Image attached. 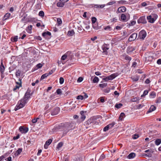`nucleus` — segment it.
I'll return each instance as SVG.
<instances>
[{
	"mask_svg": "<svg viewBox=\"0 0 161 161\" xmlns=\"http://www.w3.org/2000/svg\"><path fill=\"white\" fill-rule=\"evenodd\" d=\"M30 97V96L29 95L27 94V93L25 94L24 98L18 102V104L15 108V111H17L24 107L26 103L27 100Z\"/></svg>",
	"mask_w": 161,
	"mask_h": 161,
	"instance_id": "1",
	"label": "nucleus"
},
{
	"mask_svg": "<svg viewBox=\"0 0 161 161\" xmlns=\"http://www.w3.org/2000/svg\"><path fill=\"white\" fill-rule=\"evenodd\" d=\"M75 124L73 122L71 123H66L64 124V131L67 132L69 130L73 129L75 127Z\"/></svg>",
	"mask_w": 161,
	"mask_h": 161,
	"instance_id": "2",
	"label": "nucleus"
},
{
	"mask_svg": "<svg viewBox=\"0 0 161 161\" xmlns=\"http://www.w3.org/2000/svg\"><path fill=\"white\" fill-rule=\"evenodd\" d=\"M118 75L117 73L113 74L109 76H107L106 78H103V80L105 81H107L108 80H112L115 78Z\"/></svg>",
	"mask_w": 161,
	"mask_h": 161,
	"instance_id": "3",
	"label": "nucleus"
},
{
	"mask_svg": "<svg viewBox=\"0 0 161 161\" xmlns=\"http://www.w3.org/2000/svg\"><path fill=\"white\" fill-rule=\"evenodd\" d=\"M146 36V32L145 30H142L139 32L138 38L140 39L143 40Z\"/></svg>",
	"mask_w": 161,
	"mask_h": 161,
	"instance_id": "4",
	"label": "nucleus"
},
{
	"mask_svg": "<svg viewBox=\"0 0 161 161\" xmlns=\"http://www.w3.org/2000/svg\"><path fill=\"white\" fill-rule=\"evenodd\" d=\"M137 22L138 23L146 24L147 23V21L144 16H142L140 17L138 20Z\"/></svg>",
	"mask_w": 161,
	"mask_h": 161,
	"instance_id": "5",
	"label": "nucleus"
},
{
	"mask_svg": "<svg viewBox=\"0 0 161 161\" xmlns=\"http://www.w3.org/2000/svg\"><path fill=\"white\" fill-rule=\"evenodd\" d=\"M137 36V34L136 33H134L131 34L128 40L130 42H131L135 40Z\"/></svg>",
	"mask_w": 161,
	"mask_h": 161,
	"instance_id": "6",
	"label": "nucleus"
},
{
	"mask_svg": "<svg viewBox=\"0 0 161 161\" xmlns=\"http://www.w3.org/2000/svg\"><path fill=\"white\" fill-rule=\"evenodd\" d=\"M19 131L22 133H26L28 131V128H24L23 126H20L19 129Z\"/></svg>",
	"mask_w": 161,
	"mask_h": 161,
	"instance_id": "7",
	"label": "nucleus"
},
{
	"mask_svg": "<svg viewBox=\"0 0 161 161\" xmlns=\"http://www.w3.org/2000/svg\"><path fill=\"white\" fill-rule=\"evenodd\" d=\"M109 45L106 44H104L102 46V48L103 52L105 53L106 54H107V50L109 48Z\"/></svg>",
	"mask_w": 161,
	"mask_h": 161,
	"instance_id": "8",
	"label": "nucleus"
},
{
	"mask_svg": "<svg viewBox=\"0 0 161 161\" xmlns=\"http://www.w3.org/2000/svg\"><path fill=\"white\" fill-rule=\"evenodd\" d=\"M60 110L58 107H57L55 108L51 112V114L52 115H55L57 114Z\"/></svg>",
	"mask_w": 161,
	"mask_h": 161,
	"instance_id": "9",
	"label": "nucleus"
},
{
	"mask_svg": "<svg viewBox=\"0 0 161 161\" xmlns=\"http://www.w3.org/2000/svg\"><path fill=\"white\" fill-rule=\"evenodd\" d=\"M52 141V140L51 139H49L47 141L44 145V147L45 149H47L48 146L51 143Z\"/></svg>",
	"mask_w": 161,
	"mask_h": 161,
	"instance_id": "10",
	"label": "nucleus"
},
{
	"mask_svg": "<svg viewBox=\"0 0 161 161\" xmlns=\"http://www.w3.org/2000/svg\"><path fill=\"white\" fill-rule=\"evenodd\" d=\"M148 54L149 55H147V54H146V59L150 61H151L152 60L153 58V56L151 55L152 53H149Z\"/></svg>",
	"mask_w": 161,
	"mask_h": 161,
	"instance_id": "11",
	"label": "nucleus"
},
{
	"mask_svg": "<svg viewBox=\"0 0 161 161\" xmlns=\"http://www.w3.org/2000/svg\"><path fill=\"white\" fill-rule=\"evenodd\" d=\"M95 122V120L91 118L88 119L85 122V124L86 125H91L92 124H93Z\"/></svg>",
	"mask_w": 161,
	"mask_h": 161,
	"instance_id": "12",
	"label": "nucleus"
},
{
	"mask_svg": "<svg viewBox=\"0 0 161 161\" xmlns=\"http://www.w3.org/2000/svg\"><path fill=\"white\" fill-rule=\"evenodd\" d=\"M126 10V8L124 6L121 7H119L118 9V12L119 13L121 12H125Z\"/></svg>",
	"mask_w": 161,
	"mask_h": 161,
	"instance_id": "13",
	"label": "nucleus"
},
{
	"mask_svg": "<svg viewBox=\"0 0 161 161\" xmlns=\"http://www.w3.org/2000/svg\"><path fill=\"white\" fill-rule=\"evenodd\" d=\"M156 109V107L154 105H152L151 106L148 111H147V113H150L154 110Z\"/></svg>",
	"mask_w": 161,
	"mask_h": 161,
	"instance_id": "14",
	"label": "nucleus"
},
{
	"mask_svg": "<svg viewBox=\"0 0 161 161\" xmlns=\"http://www.w3.org/2000/svg\"><path fill=\"white\" fill-rule=\"evenodd\" d=\"M135 50V48L133 47H129L127 49V52L129 53H131Z\"/></svg>",
	"mask_w": 161,
	"mask_h": 161,
	"instance_id": "15",
	"label": "nucleus"
},
{
	"mask_svg": "<svg viewBox=\"0 0 161 161\" xmlns=\"http://www.w3.org/2000/svg\"><path fill=\"white\" fill-rule=\"evenodd\" d=\"M148 21L151 23H153L154 22V19L153 18L151 15L148 16L147 17Z\"/></svg>",
	"mask_w": 161,
	"mask_h": 161,
	"instance_id": "16",
	"label": "nucleus"
},
{
	"mask_svg": "<svg viewBox=\"0 0 161 161\" xmlns=\"http://www.w3.org/2000/svg\"><path fill=\"white\" fill-rule=\"evenodd\" d=\"M0 71L2 74H3L4 70H5V67L4 66V65L2 61V62L0 66Z\"/></svg>",
	"mask_w": 161,
	"mask_h": 161,
	"instance_id": "17",
	"label": "nucleus"
},
{
	"mask_svg": "<svg viewBox=\"0 0 161 161\" xmlns=\"http://www.w3.org/2000/svg\"><path fill=\"white\" fill-rule=\"evenodd\" d=\"M136 156V154L134 153H131L127 156V158L129 159H131L134 158Z\"/></svg>",
	"mask_w": 161,
	"mask_h": 161,
	"instance_id": "18",
	"label": "nucleus"
},
{
	"mask_svg": "<svg viewBox=\"0 0 161 161\" xmlns=\"http://www.w3.org/2000/svg\"><path fill=\"white\" fill-rule=\"evenodd\" d=\"M84 111H81L80 112V114H81V117H80V119L82 120V121L84 120L85 118H86V116L84 114Z\"/></svg>",
	"mask_w": 161,
	"mask_h": 161,
	"instance_id": "19",
	"label": "nucleus"
},
{
	"mask_svg": "<svg viewBox=\"0 0 161 161\" xmlns=\"http://www.w3.org/2000/svg\"><path fill=\"white\" fill-rule=\"evenodd\" d=\"M32 25H30L26 28V31L28 33L30 34L31 33V30L32 29Z\"/></svg>",
	"mask_w": 161,
	"mask_h": 161,
	"instance_id": "20",
	"label": "nucleus"
},
{
	"mask_svg": "<svg viewBox=\"0 0 161 161\" xmlns=\"http://www.w3.org/2000/svg\"><path fill=\"white\" fill-rule=\"evenodd\" d=\"M10 14L9 13H7L5 14L3 18V20H5L8 19L10 17Z\"/></svg>",
	"mask_w": 161,
	"mask_h": 161,
	"instance_id": "21",
	"label": "nucleus"
},
{
	"mask_svg": "<svg viewBox=\"0 0 161 161\" xmlns=\"http://www.w3.org/2000/svg\"><path fill=\"white\" fill-rule=\"evenodd\" d=\"M22 148H19L18 149L15 153L14 154L15 156H18L20 154L22 151Z\"/></svg>",
	"mask_w": 161,
	"mask_h": 161,
	"instance_id": "22",
	"label": "nucleus"
},
{
	"mask_svg": "<svg viewBox=\"0 0 161 161\" xmlns=\"http://www.w3.org/2000/svg\"><path fill=\"white\" fill-rule=\"evenodd\" d=\"M64 124H61V125H59L56 127V129L61 131L64 130Z\"/></svg>",
	"mask_w": 161,
	"mask_h": 161,
	"instance_id": "23",
	"label": "nucleus"
},
{
	"mask_svg": "<svg viewBox=\"0 0 161 161\" xmlns=\"http://www.w3.org/2000/svg\"><path fill=\"white\" fill-rule=\"evenodd\" d=\"M68 55V53L67 52L64 55H63L61 58V60H64L67 57Z\"/></svg>",
	"mask_w": 161,
	"mask_h": 161,
	"instance_id": "24",
	"label": "nucleus"
},
{
	"mask_svg": "<svg viewBox=\"0 0 161 161\" xmlns=\"http://www.w3.org/2000/svg\"><path fill=\"white\" fill-rule=\"evenodd\" d=\"M75 34V32L73 30H71L68 31L67 34L69 36H72Z\"/></svg>",
	"mask_w": 161,
	"mask_h": 161,
	"instance_id": "25",
	"label": "nucleus"
},
{
	"mask_svg": "<svg viewBox=\"0 0 161 161\" xmlns=\"http://www.w3.org/2000/svg\"><path fill=\"white\" fill-rule=\"evenodd\" d=\"M51 35V33L49 31L44 32L42 34V36L45 37L47 35L50 36Z\"/></svg>",
	"mask_w": 161,
	"mask_h": 161,
	"instance_id": "26",
	"label": "nucleus"
},
{
	"mask_svg": "<svg viewBox=\"0 0 161 161\" xmlns=\"http://www.w3.org/2000/svg\"><path fill=\"white\" fill-rule=\"evenodd\" d=\"M99 86L101 88H103L105 87H106L107 85V84L106 83H103V84H99Z\"/></svg>",
	"mask_w": 161,
	"mask_h": 161,
	"instance_id": "27",
	"label": "nucleus"
},
{
	"mask_svg": "<svg viewBox=\"0 0 161 161\" xmlns=\"http://www.w3.org/2000/svg\"><path fill=\"white\" fill-rule=\"evenodd\" d=\"M92 27L95 30H98L100 29V27L96 24H93Z\"/></svg>",
	"mask_w": 161,
	"mask_h": 161,
	"instance_id": "28",
	"label": "nucleus"
},
{
	"mask_svg": "<svg viewBox=\"0 0 161 161\" xmlns=\"http://www.w3.org/2000/svg\"><path fill=\"white\" fill-rule=\"evenodd\" d=\"M64 3L63 2H58L57 3V6L58 7H62L64 5Z\"/></svg>",
	"mask_w": 161,
	"mask_h": 161,
	"instance_id": "29",
	"label": "nucleus"
},
{
	"mask_svg": "<svg viewBox=\"0 0 161 161\" xmlns=\"http://www.w3.org/2000/svg\"><path fill=\"white\" fill-rule=\"evenodd\" d=\"M48 75H49L48 73H45V74H44L42 76H41V80H43L44 79H45V78H46V77H47Z\"/></svg>",
	"mask_w": 161,
	"mask_h": 161,
	"instance_id": "30",
	"label": "nucleus"
},
{
	"mask_svg": "<svg viewBox=\"0 0 161 161\" xmlns=\"http://www.w3.org/2000/svg\"><path fill=\"white\" fill-rule=\"evenodd\" d=\"M99 81V79L97 76H95L93 79V82L94 83H97Z\"/></svg>",
	"mask_w": 161,
	"mask_h": 161,
	"instance_id": "31",
	"label": "nucleus"
},
{
	"mask_svg": "<svg viewBox=\"0 0 161 161\" xmlns=\"http://www.w3.org/2000/svg\"><path fill=\"white\" fill-rule=\"evenodd\" d=\"M121 19L123 21H125L126 19V16L125 14H122L121 16Z\"/></svg>",
	"mask_w": 161,
	"mask_h": 161,
	"instance_id": "32",
	"label": "nucleus"
},
{
	"mask_svg": "<svg viewBox=\"0 0 161 161\" xmlns=\"http://www.w3.org/2000/svg\"><path fill=\"white\" fill-rule=\"evenodd\" d=\"M161 142V139H158L156 140L155 142V143L156 145H159Z\"/></svg>",
	"mask_w": 161,
	"mask_h": 161,
	"instance_id": "33",
	"label": "nucleus"
},
{
	"mask_svg": "<svg viewBox=\"0 0 161 161\" xmlns=\"http://www.w3.org/2000/svg\"><path fill=\"white\" fill-rule=\"evenodd\" d=\"M104 29L106 31H110L111 30V28L110 26H107L104 28Z\"/></svg>",
	"mask_w": 161,
	"mask_h": 161,
	"instance_id": "34",
	"label": "nucleus"
},
{
	"mask_svg": "<svg viewBox=\"0 0 161 161\" xmlns=\"http://www.w3.org/2000/svg\"><path fill=\"white\" fill-rule=\"evenodd\" d=\"M125 114L123 113H121L119 116V118L121 120H122L124 117L125 116Z\"/></svg>",
	"mask_w": 161,
	"mask_h": 161,
	"instance_id": "35",
	"label": "nucleus"
},
{
	"mask_svg": "<svg viewBox=\"0 0 161 161\" xmlns=\"http://www.w3.org/2000/svg\"><path fill=\"white\" fill-rule=\"evenodd\" d=\"M123 105V104L121 103H119L118 104H117L115 105V107L117 108H120Z\"/></svg>",
	"mask_w": 161,
	"mask_h": 161,
	"instance_id": "36",
	"label": "nucleus"
},
{
	"mask_svg": "<svg viewBox=\"0 0 161 161\" xmlns=\"http://www.w3.org/2000/svg\"><path fill=\"white\" fill-rule=\"evenodd\" d=\"M39 15L42 17H44V13L43 11H41L39 13Z\"/></svg>",
	"mask_w": 161,
	"mask_h": 161,
	"instance_id": "37",
	"label": "nucleus"
},
{
	"mask_svg": "<svg viewBox=\"0 0 161 161\" xmlns=\"http://www.w3.org/2000/svg\"><path fill=\"white\" fill-rule=\"evenodd\" d=\"M151 15L152 16L153 18L154 19V21L158 17L157 15L155 14H152Z\"/></svg>",
	"mask_w": 161,
	"mask_h": 161,
	"instance_id": "38",
	"label": "nucleus"
},
{
	"mask_svg": "<svg viewBox=\"0 0 161 161\" xmlns=\"http://www.w3.org/2000/svg\"><path fill=\"white\" fill-rule=\"evenodd\" d=\"M21 86V85H20V83L19 84V85H16L15 87H14L13 89V90L14 91H15L17 89H19V87L20 86Z\"/></svg>",
	"mask_w": 161,
	"mask_h": 161,
	"instance_id": "39",
	"label": "nucleus"
},
{
	"mask_svg": "<svg viewBox=\"0 0 161 161\" xmlns=\"http://www.w3.org/2000/svg\"><path fill=\"white\" fill-rule=\"evenodd\" d=\"M97 20V19L95 17H93L92 19V21L93 24H95V22H96Z\"/></svg>",
	"mask_w": 161,
	"mask_h": 161,
	"instance_id": "40",
	"label": "nucleus"
},
{
	"mask_svg": "<svg viewBox=\"0 0 161 161\" xmlns=\"http://www.w3.org/2000/svg\"><path fill=\"white\" fill-rule=\"evenodd\" d=\"M63 145V143L62 142H59L58 145L57 146V148L59 149Z\"/></svg>",
	"mask_w": 161,
	"mask_h": 161,
	"instance_id": "41",
	"label": "nucleus"
},
{
	"mask_svg": "<svg viewBox=\"0 0 161 161\" xmlns=\"http://www.w3.org/2000/svg\"><path fill=\"white\" fill-rule=\"evenodd\" d=\"M84 97L83 96L79 95L77 97L76 99L78 100H83V99Z\"/></svg>",
	"mask_w": 161,
	"mask_h": 161,
	"instance_id": "42",
	"label": "nucleus"
},
{
	"mask_svg": "<svg viewBox=\"0 0 161 161\" xmlns=\"http://www.w3.org/2000/svg\"><path fill=\"white\" fill-rule=\"evenodd\" d=\"M161 102V97H158L156 101L157 103H159Z\"/></svg>",
	"mask_w": 161,
	"mask_h": 161,
	"instance_id": "43",
	"label": "nucleus"
},
{
	"mask_svg": "<svg viewBox=\"0 0 161 161\" xmlns=\"http://www.w3.org/2000/svg\"><path fill=\"white\" fill-rule=\"evenodd\" d=\"M64 79L62 77H61L59 79V83L60 84H62L64 82Z\"/></svg>",
	"mask_w": 161,
	"mask_h": 161,
	"instance_id": "44",
	"label": "nucleus"
},
{
	"mask_svg": "<svg viewBox=\"0 0 161 161\" xmlns=\"http://www.w3.org/2000/svg\"><path fill=\"white\" fill-rule=\"evenodd\" d=\"M115 124V123L114 122H113L112 123L108 125H109L108 127L109 128H110L113 127Z\"/></svg>",
	"mask_w": 161,
	"mask_h": 161,
	"instance_id": "45",
	"label": "nucleus"
},
{
	"mask_svg": "<svg viewBox=\"0 0 161 161\" xmlns=\"http://www.w3.org/2000/svg\"><path fill=\"white\" fill-rule=\"evenodd\" d=\"M39 119V117L37 118L36 119L35 118L32 119V122L33 123H36L37 121V120Z\"/></svg>",
	"mask_w": 161,
	"mask_h": 161,
	"instance_id": "46",
	"label": "nucleus"
},
{
	"mask_svg": "<svg viewBox=\"0 0 161 161\" xmlns=\"http://www.w3.org/2000/svg\"><path fill=\"white\" fill-rule=\"evenodd\" d=\"M56 92L58 95H60L62 93V91L60 89H58L56 91Z\"/></svg>",
	"mask_w": 161,
	"mask_h": 161,
	"instance_id": "47",
	"label": "nucleus"
},
{
	"mask_svg": "<svg viewBox=\"0 0 161 161\" xmlns=\"http://www.w3.org/2000/svg\"><path fill=\"white\" fill-rule=\"evenodd\" d=\"M18 39V36H15L13 39H12V41L13 42H16V41H17Z\"/></svg>",
	"mask_w": 161,
	"mask_h": 161,
	"instance_id": "48",
	"label": "nucleus"
},
{
	"mask_svg": "<svg viewBox=\"0 0 161 161\" xmlns=\"http://www.w3.org/2000/svg\"><path fill=\"white\" fill-rule=\"evenodd\" d=\"M108 126L109 125H107L103 128V130L104 131H106L108 130L109 128Z\"/></svg>",
	"mask_w": 161,
	"mask_h": 161,
	"instance_id": "49",
	"label": "nucleus"
},
{
	"mask_svg": "<svg viewBox=\"0 0 161 161\" xmlns=\"http://www.w3.org/2000/svg\"><path fill=\"white\" fill-rule=\"evenodd\" d=\"M132 80L134 81H137L139 79V77H133L132 78Z\"/></svg>",
	"mask_w": 161,
	"mask_h": 161,
	"instance_id": "50",
	"label": "nucleus"
},
{
	"mask_svg": "<svg viewBox=\"0 0 161 161\" xmlns=\"http://www.w3.org/2000/svg\"><path fill=\"white\" fill-rule=\"evenodd\" d=\"M57 22L59 25L61 24L62 21L61 19L60 18H58L57 19Z\"/></svg>",
	"mask_w": 161,
	"mask_h": 161,
	"instance_id": "51",
	"label": "nucleus"
},
{
	"mask_svg": "<svg viewBox=\"0 0 161 161\" xmlns=\"http://www.w3.org/2000/svg\"><path fill=\"white\" fill-rule=\"evenodd\" d=\"M42 65L41 64L39 63L36 65V67L37 68V69H39L41 68L42 67Z\"/></svg>",
	"mask_w": 161,
	"mask_h": 161,
	"instance_id": "52",
	"label": "nucleus"
},
{
	"mask_svg": "<svg viewBox=\"0 0 161 161\" xmlns=\"http://www.w3.org/2000/svg\"><path fill=\"white\" fill-rule=\"evenodd\" d=\"M138 137H139L138 135L136 134L134 135L133 136L132 138L133 139H136Z\"/></svg>",
	"mask_w": 161,
	"mask_h": 161,
	"instance_id": "53",
	"label": "nucleus"
},
{
	"mask_svg": "<svg viewBox=\"0 0 161 161\" xmlns=\"http://www.w3.org/2000/svg\"><path fill=\"white\" fill-rule=\"evenodd\" d=\"M78 32H81L82 31V27L81 26L78 27Z\"/></svg>",
	"mask_w": 161,
	"mask_h": 161,
	"instance_id": "54",
	"label": "nucleus"
},
{
	"mask_svg": "<svg viewBox=\"0 0 161 161\" xmlns=\"http://www.w3.org/2000/svg\"><path fill=\"white\" fill-rule=\"evenodd\" d=\"M20 71L18 70L16 73V76L17 77H18L20 76Z\"/></svg>",
	"mask_w": 161,
	"mask_h": 161,
	"instance_id": "55",
	"label": "nucleus"
},
{
	"mask_svg": "<svg viewBox=\"0 0 161 161\" xmlns=\"http://www.w3.org/2000/svg\"><path fill=\"white\" fill-rule=\"evenodd\" d=\"M138 100V99L136 97H135V98H133L131 99V101L133 102H136Z\"/></svg>",
	"mask_w": 161,
	"mask_h": 161,
	"instance_id": "56",
	"label": "nucleus"
},
{
	"mask_svg": "<svg viewBox=\"0 0 161 161\" xmlns=\"http://www.w3.org/2000/svg\"><path fill=\"white\" fill-rule=\"evenodd\" d=\"M125 58L126 60L129 61L131 59V58L130 57L127 56L125 57Z\"/></svg>",
	"mask_w": 161,
	"mask_h": 161,
	"instance_id": "57",
	"label": "nucleus"
},
{
	"mask_svg": "<svg viewBox=\"0 0 161 161\" xmlns=\"http://www.w3.org/2000/svg\"><path fill=\"white\" fill-rule=\"evenodd\" d=\"M83 80V79L82 77H80L78 78V80H77V81L78 82H81Z\"/></svg>",
	"mask_w": 161,
	"mask_h": 161,
	"instance_id": "58",
	"label": "nucleus"
},
{
	"mask_svg": "<svg viewBox=\"0 0 161 161\" xmlns=\"http://www.w3.org/2000/svg\"><path fill=\"white\" fill-rule=\"evenodd\" d=\"M150 96L151 97H152V98H154L156 96L155 94L153 92L152 93L150 94Z\"/></svg>",
	"mask_w": 161,
	"mask_h": 161,
	"instance_id": "59",
	"label": "nucleus"
},
{
	"mask_svg": "<svg viewBox=\"0 0 161 161\" xmlns=\"http://www.w3.org/2000/svg\"><path fill=\"white\" fill-rule=\"evenodd\" d=\"M144 154L143 155L144 156H147V157H151V154H148V153H147V154Z\"/></svg>",
	"mask_w": 161,
	"mask_h": 161,
	"instance_id": "60",
	"label": "nucleus"
},
{
	"mask_svg": "<svg viewBox=\"0 0 161 161\" xmlns=\"http://www.w3.org/2000/svg\"><path fill=\"white\" fill-rule=\"evenodd\" d=\"M19 135H18L17 136H14L13 138V139L14 140H17L18 139H19Z\"/></svg>",
	"mask_w": 161,
	"mask_h": 161,
	"instance_id": "61",
	"label": "nucleus"
},
{
	"mask_svg": "<svg viewBox=\"0 0 161 161\" xmlns=\"http://www.w3.org/2000/svg\"><path fill=\"white\" fill-rule=\"evenodd\" d=\"M157 63L158 64H161V59H158L157 61Z\"/></svg>",
	"mask_w": 161,
	"mask_h": 161,
	"instance_id": "62",
	"label": "nucleus"
},
{
	"mask_svg": "<svg viewBox=\"0 0 161 161\" xmlns=\"http://www.w3.org/2000/svg\"><path fill=\"white\" fill-rule=\"evenodd\" d=\"M126 2L125 1L121 0L118 2L119 3H124Z\"/></svg>",
	"mask_w": 161,
	"mask_h": 161,
	"instance_id": "63",
	"label": "nucleus"
},
{
	"mask_svg": "<svg viewBox=\"0 0 161 161\" xmlns=\"http://www.w3.org/2000/svg\"><path fill=\"white\" fill-rule=\"evenodd\" d=\"M136 22L135 21H131L130 25H133L136 24Z\"/></svg>",
	"mask_w": 161,
	"mask_h": 161,
	"instance_id": "64",
	"label": "nucleus"
}]
</instances>
